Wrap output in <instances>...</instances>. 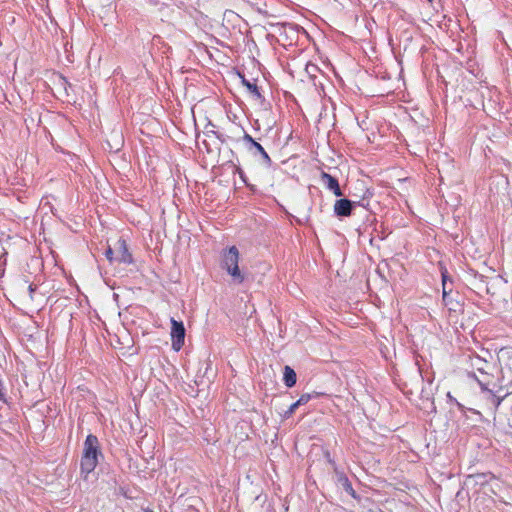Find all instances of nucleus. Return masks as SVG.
Returning a JSON list of instances; mask_svg holds the SVG:
<instances>
[{
    "label": "nucleus",
    "instance_id": "18",
    "mask_svg": "<svg viewBox=\"0 0 512 512\" xmlns=\"http://www.w3.org/2000/svg\"><path fill=\"white\" fill-rule=\"evenodd\" d=\"M298 404L296 402H294L293 404L290 405V407L288 408L287 411H285V413L283 414V417L285 419H288L295 411L296 409L298 408Z\"/></svg>",
    "mask_w": 512,
    "mask_h": 512
},
{
    "label": "nucleus",
    "instance_id": "16",
    "mask_svg": "<svg viewBox=\"0 0 512 512\" xmlns=\"http://www.w3.org/2000/svg\"><path fill=\"white\" fill-rule=\"evenodd\" d=\"M243 141L246 143L249 151H252L253 146L257 143V141H255V139L247 132H245L243 135Z\"/></svg>",
    "mask_w": 512,
    "mask_h": 512
},
{
    "label": "nucleus",
    "instance_id": "5",
    "mask_svg": "<svg viewBox=\"0 0 512 512\" xmlns=\"http://www.w3.org/2000/svg\"><path fill=\"white\" fill-rule=\"evenodd\" d=\"M373 196V193L366 189L361 200L353 201L347 198L336 200L334 204V214L337 217H348L352 214L353 210L357 206L367 208L369 205L368 200Z\"/></svg>",
    "mask_w": 512,
    "mask_h": 512
},
{
    "label": "nucleus",
    "instance_id": "8",
    "mask_svg": "<svg viewBox=\"0 0 512 512\" xmlns=\"http://www.w3.org/2000/svg\"><path fill=\"white\" fill-rule=\"evenodd\" d=\"M469 365L472 369L471 371H475L476 374H483L489 370H495L493 364L489 363L478 355L469 357Z\"/></svg>",
    "mask_w": 512,
    "mask_h": 512
},
{
    "label": "nucleus",
    "instance_id": "20",
    "mask_svg": "<svg viewBox=\"0 0 512 512\" xmlns=\"http://www.w3.org/2000/svg\"><path fill=\"white\" fill-rule=\"evenodd\" d=\"M113 255H114V251H113V249H112L110 246H108V247H107V249H106V251H105V256H106V258H107L110 262H112V261L114 260Z\"/></svg>",
    "mask_w": 512,
    "mask_h": 512
},
{
    "label": "nucleus",
    "instance_id": "12",
    "mask_svg": "<svg viewBox=\"0 0 512 512\" xmlns=\"http://www.w3.org/2000/svg\"><path fill=\"white\" fill-rule=\"evenodd\" d=\"M254 156H256L257 154H259L261 156V159H262V163L267 166V167H270L272 165V160L270 158V156L268 155V153L265 151V149L263 148V146L260 144V143H256L254 146H253V150L250 151Z\"/></svg>",
    "mask_w": 512,
    "mask_h": 512
},
{
    "label": "nucleus",
    "instance_id": "13",
    "mask_svg": "<svg viewBox=\"0 0 512 512\" xmlns=\"http://www.w3.org/2000/svg\"><path fill=\"white\" fill-rule=\"evenodd\" d=\"M283 381H284V384L288 387V388H291L293 387L295 384H296V381H297V375H296V372L294 371V369H292L290 366L286 365L284 367V371H283Z\"/></svg>",
    "mask_w": 512,
    "mask_h": 512
},
{
    "label": "nucleus",
    "instance_id": "22",
    "mask_svg": "<svg viewBox=\"0 0 512 512\" xmlns=\"http://www.w3.org/2000/svg\"><path fill=\"white\" fill-rule=\"evenodd\" d=\"M236 170H237V172H238V174H239L240 178H241V179L243 180V182L248 186V184H247V179H246V175H245L244 171H243L240 167H237V169H236Z\"/></svg>",
    "mask_w": 512,
    "mask_h": 512
},
{
    "label": "nucleus",
    "instance_id": "1",
    "mask_svg": "<svg viewBox=\"0 0 512 512\" xmlns=\"http://www.w3.org/2000/svg\"><path fill=\"white\" fill-rule=\"evenodd\" d=\"M493 371L489 370L479 375L475 371H468L467 376L478 383L485 401L496 411L509 392L505 391L503 377H495Z\"/></svg>",
    "mask_w": 512,
    "mask_h": 512
},
{
    "label": "nucleus",
    "instance_id": "15",
    "mask_svg": "<svg viewBox=\"0 0 512 512\" xmlns=\"http://www.w3.org/2000/svg\"><path fill=\"white\" fill-rule=\"evenodd\" d=\"M305 71L310 78H315L316 74L320 71V69L316 64L309 62L306 64Z\"/></svg>",
    "mask_w": 512,
    "mask_h": 512
},
{
    "label": "nucleus",
    "instance_id": "26",
    "mask_svg": "<svg viewBox=\"0 0 512 512\" xmlns=\"http://www.w3.org/2000/svg\"><path fill=\"white\" fill-rule=\"evenodd\" d=\"M427 1L430 2V3L433 2V0H427Z\"/></svg>",
    "mask_w": 512,
    "mask_h": 512
},
{
    "label": "nucleus",
    "instance_id": "10",
    "mask_svg": "<svg viewBox=\"0 0 512 512\" xmlns=\"http://www.w3.org/2000/svg\"><path fill=\"white\" fill-rule=\"evenodd\" d=\"M117 257L115 258L120 263L131 264L133 262V258L131 253L128 250V245L126 240L123 238L118 239L117 241Z\"/></svg>",
    "mask_w": 512,
    "mask_h": 512
},
{
    "label": "nucleus",
    "instance_id": "2",
    "mask_svg": "<svg viewBox=\"0 0 512 512\" xmlns=\"http://www.w3.org/2000/svg\"><path fill=\"white\" fill-rule=\"evenodd\" d=\"M99 441L95 435L89 434L84 442L83 455L81 458V471L82 473L89 474L98 464Z\"/></svg>",
    "mask_w": 512,
    "mask_h": 512
},
{
    "label": "nucleus",
    "instance_id": "21",
    "mask_svg": "<svg viewBox=\"0 0 512 512\" xmlns=\"http://www.w3.org/2000/svg\"><path fill=\"white\" fill-rule=\"evenodd\" d=\"M0 401H6L5 400V387H4V384H3V381L2 379L0 378Z\"/></svg>",
    "mask_w": 512,
    "mask_h": 512
},
{
    "label": "nucleus",
    "instance_id": "25",
    "mask_svg": "<svg viewBox=\"0 0 512 512\" xmlns=\"http://www.w3.org/2000/svg\"><path fill=\"white\" fill-rule=\"evenodd\" d=\"M210 365L208 364L205 370V373L209 370Z\"/></svg>",
    "mask_w": 512,
    "mask_h": 512
},
{
    "label": "nucleus",
    "instance_id": "11",
    "mask_svg": "<svg viewBox=\"0 0 512 512\" xmlns=\"http://www.w3.org/2000/svg\"><path fill=\"white\" fill-rule=\"evenodd\" d=\"M242 84L247 88V90L251 93L252 97L261 103L265 102L264 96L261 94L258 86L255 83L250 82L249 80L242 77Z\"/></svg>",
    "mask_w": 512,
    "mask_h": 512
},
{
    "label": "nucleus",
    "instance_id": "24",
    "mask_svg": "<svg viewBox=\"0 0 512 512\" xmlns=\"http://www.w3.org/2000/svg\"><path fill=\"white\" fill-rule=\"evenodd\" d=\"M66 60L69 61V62H73L72 59H70V56L66 55Z\"/></svg>",
    "mask_w": 512,
    "mask_h": 512
},
{
    "label": "nucleus",
    "instance_id": "3",
    "mask_svg": "<svg viewBox=\"0 0 512 512\" xmlns=\"http://www.w3.org/2000/svg\"><path fill=\"white\" fill-rule=\"evenodd\" d=\"M240 253L236 246L224 249L222 253L221 267L232 277L237 284L244 282L245 277L239 268Z\"/></svg>",
    "mask_w": 512,
    "mask_h": 512
},
{
    "label": "nucleus",
    "instance_id": "14",
    "mask_svg": "<svg viewBox=\"0 0 512 512\" xmlns=\"http://www.w3.org/2000/svg\"><path fill=\"white\" fill-rule=\"evenodd\" d=\"M319 393L317 392H314V393H305V394H302L300 396V398L296 401V403L298 404V406H302V405H305L307 404L311 399L313 398H318L319 397Z\"/></svg>",
    "mask_w": 512,
    "mask_h": 512
},
{
    "label": "nucleus",
    "instance_id": "7",
    "mask_svg": "<svg viewBox=\"0 0 512 512\" xmlns=\"http://www.w3.org/2000/svg\"><path fill=\"white\" fill-rule=\"evenodd\" d=\"M171 340H172V348L175 351H179L183 345L185 340V327L182 321H177L174 318H171Z\"/></svg>",
    "mask_w": 512,
    "mask_h": 512
},
{
    "label": "nucleus",
    "instance_id": "4",
    "mask_svg": "<svg viewBox=\"0 0 512 512\" xmlns=\"http://www.w3.org/2000/svg\"><path fill=\"white\" fill-rule=\"evenodd\" d=\"M442 275V301L445 307H447L449 313H463V302L459 293L452 295V287L449 286L447 281L449 280L447 270L441 272Z\"/></svg>",
    "mask_w": 512,
    "mask_h": 512
},
{
    "label": "nucleus",
    "instance_id": "23",
    "mask_svg": "<svg viewBox=\"0 0 512 512\" xmlns=\"http://www.w3.org/2000/svg\"><path fill=\"white\" fill-rule=\"evenodd\" d=\"M143 512H154V511L152 509H150V508H144Z\"/></svg>",
    "mask_w": 512,
    "mask_h": 512
},
{
    "label": "nucleus",
    "instance_id": "9",
    "mask_svg": "<svg viewBox=\"0 0 512 512\" xmlns=\"http://www.w3.org/2000/svg\"><path fill=\"white\" fill-rule=\"evenodd\" d=\"M320 177H321V181H322L323 185L328 190H330L336 197L343 196V192L340 188L338 179L336 177H334L331 174L324 172V171L321 172Z\"/></svg>",
    "mask_w": 512,
    "mask_h": 512
},
{
    "label": "nucleus",
    "instance_id": "17",
    "mask_svg": "<svg viewBox=\"0 0 512 512\" xmlns=\"http://www.w3.org/2000/svg\"><path fill=\"white\" fill-rule=\"evenodd\" d=\"M69 157L70 160L75 164L74 172H77L78 166L82 167V165L79 163V158L75 154H71L66 151V157Z\"/></svg>",
    "mask_w": 512,
    "mask_h": 512
},
{
    "label": "nucleus",
    "instance_id": "6",
    "mask_svg": "<svg viewBox=\"0 0 512 512\" xmlns=\"http://www.w3.org/2000/svg\"><path fill=\"white\" fill-rule=\"evenodd\" d=\"M325 456H326L329 464H331V466L333 467V470H334L333 480L336 483V485L339 488L343 489L347 494H349L353 498H357L356 492L353 489L352 484H351L350 480L348 479L347 475L343 471H340L338 469L335 461L331 458L329 452H326Z\"/></svg>",
    "mask_w": 512,
    "mask_h": 512
},
{
    "label": "nucleus",
    "instance_id": "19",
    "mask_svg": "<svg viewBox=\"0 0 512 512\" xmlns=\"http://www.w3.org/2000/svg\"><path fill=\"white\" fill-rule=\"evenodd\" d=\"M447 399L450 403L455 404L458 408L463 409V405L460 404L452 395L450 392L447 393Z\"/></svg>",
    "mask_w": 512,
    "mask_h": 512
}]
</instances>
